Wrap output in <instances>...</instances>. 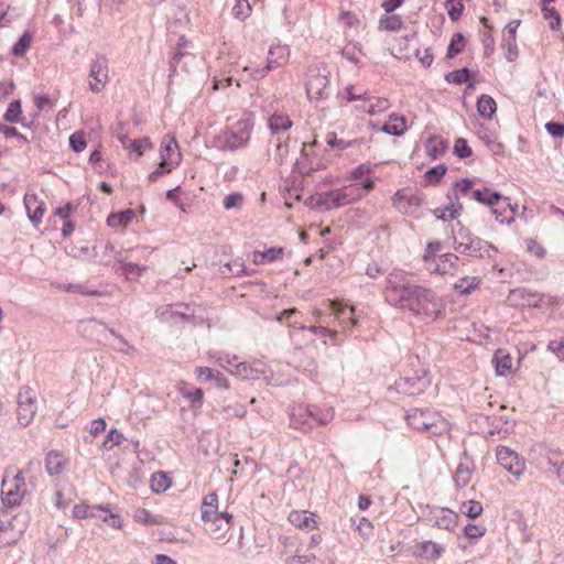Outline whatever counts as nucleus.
I'll list each match as a JSON object with an SVG mask.
<instances>
[{"instance_id": "nucleus-1", "label": "nucleus", "mask_w": 564, "mask_h": 564, "mask_svg": "<svg viewBox=\"0 0 564 564\" xmlns=\"http://www.w3.org/2000/svg\"><path fill=\"white\" fill-rule=\"evenodd\" d=\"M384 295L389 304L408 310L415 315L436 318L441 313V302L435 292L410 283L401 271L391 272L388 275Z\"/></svg>"}, {"instance_id": "nucleus-2", "label": "nucleus", "mask_w": 564, "mask_h": 564, "mask_svg": "<svg viewBox=\"0 0 564 564\" xmlns=\"http://www.w3.org/2000/svg\"><path fill=\"white\" fill-rule=\"evenodd\" d=\"M253 130V120L250 117H243L226 127L213 140L214 147L220 151H237L246 148L250 141Z\"/></svg>"}, {"instance_id": "nucleus-3", "label": "nucleus", "mask_w": 564, "mask_h": 564, "mask_svg": "<svg viewBox=\"0 0 564 564\" xmlns=\"http://www.w3.org/2000/svg\"><path fill=\"white\" fill-rule=\"evenodd\" d=\"M412 367L414 365L412 364ZM432 383L430 370L420 367L410 369L403 377L395 381V389L399 393L415 397L423 393Z\"/></svg>"}, {"instance_id": "nucleus-4", "label": "nucleus", "mask_w": 564, "mask_h": 564, "mask_svg": "<svg viewBox=\"0 0 564 564\" xmlns=\"http://www.w3.org/2000/svg\"><path fill=\"white\" fill-rule=\"evenodd\" d=\"M362 197V192L357 184H350L338 189L328 191L318 195L317 206L329 210L348 205Z\"/></svg>"}, {"instance_id": "nucleus-5", "label": "nucleus", "mask_w": 564, "mask_h": 564, "mask_svg": "<svg viewBox=\"0 0 564 564\" xmlns=\"http://www.w3.org/2000/svg\"><path fill=\"white\" fill-rule=\"evenodd\" d=\"M25 494L26 486L22 471L12 474L11 477L6 473L1 486L2 503L7 507L20 506Z\"/></svg>"}, {"instance_id": "nucleus-6", "label": "nucleus", "mask_w": 564, "mask_h": 564, "mask_svg": "<svg viewBox=\"0 0 564 564\" xmlns=\"http://www.w3.org/2000/svg\"><path fill=\"white\" fill-rule=\"evenodd\" d=\"M199 310L200 306L194 303H176L173 306L158 308L156 314L164 321L177 317L182 322L191 323L196 326L202 325L205 321L204 316L196 314Z\"/></svg>"}, {"instance_id": "nucleus-7", "label": "nucleus", "mask_w": 564, "mask_h": 564, "mask_svg": "<svg viewBox=\"0 0 564 564\" xmlns=\"http://www.w3.org/2000/svg\"><path fill=\"white\" fill-rule=\"evenodd\" d=\"M0 518V547H7L15 543L26 530L25 516L15 514L8 518L7 513Z\"/></svg>"}, {"instance_id": "nucleus-8", "label": "nucleus", "mask_w": 564, "mask_h": 564, "mask_svg": "<svg viewBox=\"0 0 564 564\" xmlns=\"http://www.w3.org/2000/svg\"><path fill=\"white\" fill-rule=\"evenodd\" d=\"M329 73L324 68L308 67L306 73V94L310 100H323L329 96Z\"/></svg>"}, {"instance_id": "nucleus-9", "label": "nucleus", "mask_w": 564, "mask_h": 564, "mask_svg": "<svg viewBox=\"0 0 564 564\" xmlns=\"http://www.w3.org/2000/svg\"><path fill=\"white\" fill-rule=\"evenodd\" d=\"M454 249L456 252L464 256L479 259H491L498 252V249L492 243L479 237L469 242L456 241L454 243Z\"/></svg>"}, {"instance_id": "nucleus-10", "label": "nucleus", "mask_w": 564, "mask_h": 564, "mask_svg": "<svg viewBox=\"0 0 564 564\" xmlns=\"http://www.w3.org/2000/svg\"><path fill=\"white\" fill-rule=\"evenodd\" d=\"M405 419L412 429L419 432H431L432 434L437 433L436 425L441 421L438 413L423 409L412 410Z\"/></svg>"}, {"instance_id": "nucleus-11", "label": "nucleus", "mask_w": 564, "mask_h": 564, "mask_svg": "<svg viewBox=\"0 0 564 564\" xmlns=\"http://www.w3.org/2000/svg\"><path fill=\"white\" fill-rule=\"evenodd\" d=\"M36 397L29 387H23L18 394V421L22 426H28L36 413Z\"/></svg>"}, {"instance_id": "nucleus-12", "label": "nucleus", "mask_w": 564, "mask_h": 564, "mask_svg": "<svg viewBox=\"0 0 564 564\" xmlns=\"http://www.w3.org/2000/svg\"><path fill=\"white\" fill-rule=\"evenodd\" d=\"M426 522L433 528L453 532L458 524V514L448 508H432L426 516Z\"/></svg>"}, {"instance_id": "nucleus-13", "label": "nucleus", "mask_w": 564, "mask_h": 564, "mask_svg": "<svg viewBox=\"0 0 564 564\" xmlns=\"http://www.w3.org/2000/svg\"><path fill=\"white\" fill-rule=\"evenodd\" d=\"M497 462L501 467L519 478L524 471V462L520 459L519 455L505 446H498L496 451Z\"/></svg>"}, {"instance_id": "nucleus-14", "label": "nucleus", "mask_w": 564, "mask_h": 564, "mask_svg": "<svg viewBox=\"0 0 564 564\" xmlns=\"http://www.w3.org/2000/svg\"><path fill=\"white\" fill-rule=\"evenodd\" d=\"M113 134L118 138L123 149L128 151L129 155H134L135 159H139L145 150L152 148V142L148 137L130 139L126 133L118 129L113 130Z\"/></svg>"}, {"instance_id": "nucleus-15", "label": "nucleus", "mask_w": 564, "mask_h": 564, "mask_svg": "<svg viewBox=\"0 0 564 564\" xmlns=\"http://www.w3.org/2000/svg\"><path fill=\"white\" fill-rule=\"evenodd\" d=\"M160 165H167L174 169L180 164L181 153L178 144L174 138L164 137L160 150Z\"/></svg>"}, {"instance_id": "nucleus-16", "label": "nucleus", "mask_w": 564, "mask_h": 564, "mask_svg": "<svg viewBox=\"0 0 564 564\" xmlns=\"http://www.w3.org/2000/svg\"><path fill=\"white\" fill-rule=\"evenodd\" d=\"M23 202L30 221L35 227L39 226L45 213V203L33 193H25Z\"/></svg>"}, {"instance_id": "nucleus-17", "label": "nucleus", "mask_w": 564, "mask_h": 564, "mask_svg": "<svg viewBox=\"0 0 564 564\" xmlns=\"http://www.w3.org/2000/svg\"><path fill=\"white\" fill-rule=\"evenodd\" d=\"M67 465L68 460L59 451L52 449L45 456V469L50 476L61 475L66 469Z\"/></svg>"}, {"instance_id": "nucleus-18", "label": "nucleus", "mask_w": 564, "mask_h": 564, "mask_svg": "<svg viewBox=\"0 0 564 564\" xmlns=\"http://www.w3.org/2000/svg\"><path fill=\"white\" fill-rule=\"evenodd\" d=\"M78 328L84 337L96 341H100L106 330L104 323L98 322L95 318L82 321Z\"/></svg>"}, {"instance_id": "nucleus-19", "label": "nucleus", "mask_w": 564, "mask_h": 564, "mask_svg": "<svg viewBox=\"0 0 564 564\" xmlns=\"http://www.w3.org/2000/svg\"><path fill=\"white\" fill-rule=\"evenodd\" d=\"M200 510L202 519L205 522H212L213 525L217 523L218 496L216 492H210L206 497H204Z\"/></svg>"}, {"instance_id": "nucleus-20", "label": "nucleus", "mask_w": 564, "mask_h": 564, "mask_svg": "<svg viewBox=\"0 0 564 564\" xmlns=\"http://www.w3.org/2000/svg\"><path fill=\"white\" fill-rule=\"evenodd\" d=\"M471 198L489 207L497 206L501 199L509 200V197H505L499 192L492 191L489 187L471 191Z\"/></svg>"}, {"instance_id": "nucleus-21", "label": "nucleus", "mask_w": 564, "mask_h": 564, "mask_svg": "<svg viewBox=\"0 0 564 564\" xmlns=\"http://www.w3.org/2000/svg\"><path fill=\"white\" fill-rule=\"evenodd\" d=\"M492 365L498 376H507L511 372L512 358L506 349L499 348L492 356Z\"/></svg>"}, {"instance_id": "nucleus-22", "label": "nucleus", "mask_w": 564, "mask_h": 564, "mask_svg": "<svg viewBox=\"0 0 564 564\" xmlns=\"http://www.w3.org/2000/svg\"><path fill=\"white\" fill-rule=\"evenodd\" d=\"M449 204L442 209V214L438 216L440 220L449 221L457 219L463 210V205L459 202V197L451 192L447 193Z\"/></svg>"}, {"instance_id": "nucleus-23", "label": "nucleus", "mask_w": 564, "mask_h": 564, "mask_svg": "<svg viewBox=\"0 0 564 564\" xmlns=\"http://www.w3.org/2000/svg\"><path fill=\"white\" fill-rule=\"evenodd\" d=\"M425 148L429 156L433 160H437L445 154L448 142L437 135H433L427 139Z\"/></svg>"}, {"instance_id": "nucleus-24", "label": "nucleus", "mask_w": 564, "mask_h": 564, "mask_svg": "<svg viewBox=\"0 0 564 564\" xmlns=\"http://www.w3.org/2000/svg\"><path fill=\"white\" fill-rule=\"evenodd\" d=\"M405 119L404 117H399L395 113L390 115L389 121L386 122L381 131L389 135H402L405 131Z\"/></svg>"}, {"instance_id": "nucleus-25", "label": "nucleus", "mask_w": 564, "mask_h": 564, "mask_svg": "<svg viewBox=\"0 0 564 564\" xmlns=\"http://www.w3.org/2000/svg\"><path fill=\"white\" fill-rule=\"evenodd\" d=\"M292 127V120L289 118L286 113L283 112H274L269 118V128L273 134H278L280 132H284Z\"/></svg>"}, {"instance_id": "nucleus-26", "label": "nucleus", "mask_w": 564, "mask_h": 564, "mask_svg": "<svg viewBox=\"0 0 564 564\" xmlns=\"http://www.w3.org/2000/svg\"><path fill=\"white\" fill-rule=\"evenodd\" d=\"M477 111L480 117L491 119L497 111L495 99L489 95L482 94L477 100Z\"/></svg>"}, {"instance_id": "nucleus-27", "label": "nucleus", "mask_w": 564, "mask_h": 564, "mask_svg": "<svg viewBox=\"0 0 564 564\" xmlns=\"http://www.w3.org/2000/svg\"><path fill=\"white\" fill-rule=\"evenodd\" d=\"M459 258L454 253H444L438 257V261L435 268H431L432 272L438 274H445L456 269V264Z\"/></svg>"}, {"instance_id": "nucleus-28", "label": "nucleus", "mask_w": 564, "mask_h": 564, "mask_svg": "<svg viewBox=\"0 0 564 564\" xmlns=\"http://www.w3.org/2000/svg\"><path fill=\"white\" fill-rule=\"evenodd\" d=\"M313 513L307 511H292L289 516V520L295 527L301 529H313L316 524Z\"/></svg>"}, {"instance_id": "nucleus-29", "label": "nucleus", "mask_w": 564, "mask_h": 564, "mask_svg": "<svg viewBox=\"0 0 564 564\" xmlns=\"http://www.w3.org/2000/svg\"><path fill=\"white\" fill-rule=\"evenodd\" d=\"M283 256V248H269L264 251L256 250L253 251V262L256 264L262 263H271Z\"/></svg>"}, {"instance_id": "nucleus-30", "label": "nucleus", "mask_w": 564, "mask_h": 564, "mask_svg": "<svg viewBox=\"0 0 564 564\" xmlns=\"http://www.w3.org/2000/svg\"><path fill=\"white\" fill-rule=\"evenodd\" d=\"M445 80L448 83H454L456 85H462V84L467 83L468 87H470V88L474 87L471 72L467 67H463L460 69L447 73L445 75Z\"/></svg>"}, {"instance_id": "nucleus-31", "label": "nucleus", "mask_w": 564, "mask_h": 564, "mask_svg": "<svg viewBox=\"0 0 564 564\" xmlns=\"http://www.w3.org/2000/svg\"><path fill=\"white\" fill-rule=\"evenodd\" d=\"M135 216L133 209L128 208L108 215V227H126Z\"/></svg>"}, {"instance_id": "nucleus-32", "label": "nucleus", "mask_w": 564, "mask_h": 564, "mask_svg": "<svg viewBox=\"0 0 564 564\" xmlns=\"http://www.w3.org/2000/svg\"><path fill=\"white\" fill-rule=\"evenodd\" d=\"M172 485L171 478L164 471H156L151 477V489L155 494L166 491Z\"/></svg>"}, {"instance_id": "nucleus-33", "label": "nucleus", "mask_w": 564, "mask_h": 564, "mask_svg": "<svg viewBox=\"0 0 564 564\" xmlns=\"http://www.w3.org/2000/svg\"><path fill=\"white\" fill-rule=\"evenodd\" d=\"M501 48L508 62H514L519 56L517 37L510 35H502Z\"/></svg>"}, {"instance_id": "nucleus-34", "label": "nucleus", "mask_w": 564, "mask_h": 564, "mask_svg": "<svg viewBox=\"0 0 564 564\" xmlns=\"http://www.w3.org/2000/svg\"><path fill=\"white\" fill-rule=\"evenodd\" d=\"M315 144H316V141H314L312 144L304 143L302 147L301 159H299L296 161V166H297L300 173H302V174L308 175L314 170H316V167H314L313 163L308 159V152H307L308 148H311L312 145H315Z\"/></svg>"}, {"instance_id": "nucleus-35", "label": "nucleus", "mask_w": 564, "mask_h": 564, "mask_svg": "<svg viewBox=\"0 0 564 564\" xmlns=\"http://www.w3.org/2000/svg\"><path fill=\"white\" fill-rule=\"evenodd\" d=\"M480 283V278L478 276H464L459 279L455 284V291L459 292L463 295L470 294Z\"/></svg>"}, {"instance_id": "nucleus-36", "label": "nucleus", "mask_w": 564, "mask_h": 564, "mask_svg": "<svg viewBox=\"0 0 564 564\" xmlns=\"http://www.w3.org/2000/svg\"><path fill=\"white\" fill-rule=\"evenodd\" d=\"M334 310L340 319L344 328H352L357 325V319L354 317V308L348 306L334 305Z\"/></svg>"}, {"instance_id": "nucleus-37", "label": "nucleus", "mask_w": 564, "mask_h": 564, "mask_svg": "<svg viewBox=\"0 0 564 564\" xmlns=\"http://www.w3.org/2000/svg\"><path fill=\"white\" fill-rule=\"evenodd\" d=\"M326 143L332 147L336 148L338 150H345L351 147H355L357 144L364 143L362 139H354V140H344V139H337V135L335 132H329L326 135Z\"/></svg>"}, {"instance_id": "nucleus-38", "label": "nucleus", "mask_w": 564, "mask_h": 564, "mask_svg": "<svg viewBox=\"0 0 564 564\" xmlns=\"http://www.w3.org/2000/svg\"><path fill=\"white\" fill-rule=\"evenodd\" d=\"M100 72H101V65L99 64L98 61L94 62L90 66V73H89V77H90L89 88L94 93H99L105 87V80H102L98 76L100 74Z\"/></svg>"}, {"instance_id": "nucleus-39", "label": "nucleus", "mask_w": 564, "mask_h": 564, "mask_svg": "<svg viewBox=\"0 0 564 564\" xmlns=\"http://www.w3.org/2000/svg\"><path fill=\"white\" fill-rule=\"evenodd\" d=\"M306 411L308 415L316 420L321 425L328 424L334 417V411L330 409L321 410L315 405H310Z\"/></svg>"}, {"instance_id": "nucleus-40", "label": "nucleus", "mask_w": 564, "mask_h": 564, "mask_svg": "<svg viewBox=\"0 0 564 564\" xmlns=\"http://www.w3.org/2000/svg\"><path fill=\"white\" fill-rule=\"evenodd\" d=\"M3 119L7 122H11V123L23 122L20 100H13L12 102H10L9 107L7 108V110L3 115Z\"/></svg>"}, {"instance_id": "nucleus-41", "label": "nucleus", "mask_w": 564, "mask_h": 564, "mask_svg": "<svg viewBox=\"0 0 564 564\" xmlns=\"http://www.w3.org/2000/svg\"><path fill=\"white\" fill-rule=\"evenodd\" d=\"M466 39L462 33L457 32L453 34L447 47L446 57L454 58L456 55H458L463 51Z\"/></svg>"}, {"instance_id": "nucleus-42", "label": "nucleus", "mask_w": 564, "mask_h": 564, "mask_svg": "<svg viewBox=\"0 0 564 564\" xmlns=\"http://www.w3.org/2000/svg\"><path fill=\"white\" fill-rule=\"evenodd\" d=\"M403 22L400 15H382L379 20L380 29L388 31H398L401 29Z\"/></svg>"}, {"instance_id": "nucleus-43", "label": "nucleus", "mask_w": 564, "mask_h": 564, "mask_svg": "<svg viewBox=\"0 0 564 564\" xmlns=\"http://www.w3.org/2000/svg\"><path fill=\"white\" fill-rule=\"evenodd\" d=\"M118 262L119 265L116 270L121 275H124L127 279H133L140 275L141 268L138 264H134L132 262H123L122 260L119 259Z\"/></svg>"}, {"instance_id": "nucleus-44", "label": "nucleus", "mask_w": 564, "mask_h": 564, "mask_svg": "<svg viewBox=\"0 0 564 564\" xmlns=\"http://www.w3.org/2000/svg\"><path fill=\"white\" fill-rule=\"evenodd\" d=\"M279 63L276 61H274L273 58H268V62L265 64V66L263 67H246L245 70H250L251 72V77L256 80L258 79H261L263 78L270 70L276 68V65Z\"/></svg>"}, {"instance_id": "nucleus-45", "label": "nucleus", "mask_w": 564, "mask_h": 564, "mask_svg": "<svg viewBox=\"0 0 564 564\" xmlns=\"http://www.w3.org/2000/svg\"><path fill=\"white\" fill-rule=\"evenodd\" d=\"M104 431H106V420L102 417L94 420L89 426V435H85L84 441L86 443H93L95 437Z\"/></svg>"}, {"instance_id": "nucleus-46", "label": "nucleus", "mask_w": 564, "mask_h": 564, "mask_svg": "<svg viewBox=\"0 0 564 564\" xmlns=\"http://www.w3.org/2000/svg\"><path fill=\"white\" fill-rule=\"evenodd\" d=\"M421 550H422V553L427 558H431V560H435V558L440 557L442 555V553L444 552V549L440 544H437L433 541L423 542L421 545Z\"/></svg>"}, {"instance_id": "nucleus-47", "label": "nucleus", "mask_w": 564, "mask_h": 564, "mask_svg": "<svg viewBox=\"0 0 564 564\" xmlns=\"http://www.w3.org/2000/svg\"><path fill=\"white\" fill-rule=\"evenodd\" d=\"M460 510L470 519H476L482 513V506L479 501L469 500L462 505Z\"/></svg>"}, {"instance_id": "nucleus-48", "label": "nucleus", "mask_w": 564, "mask_h": 564, "mask_svg": "<svg viewBox=\"0 0 564 564\" xmlns=\"http://www.w3.org/2000/svg\"><path fill=\"white\" fill-rule=\"evenodd\" d=\"M32 36L25 32L23 33L18 42L12 47V54L15 56H22L25 54V52L29 50L31 45Z\"/></svg>"}, {"instance_id": "nucleus-49", "label": "nucleus", "mask_w": 564, "mask_h": 564, "mask_svg": "<svg viewBox=\"0 0 564 564\" xmlns=\"http://www.w3.org/2000/svg\"><path fill=\"white\" fill-rule=\"evenodd\" d=\"M446 171H447L446 164L441 163L436 166L429 169L425 172L424 176H425V180L430 183H438L441 181V178L445 175Z\"/></svg>"}, {"instance_id": "nucleus-50", "label": "nucleus", "mask_w": 564, "mask_h": 564, "mask_svg": "<svg viewBox=\"0 0 564 564\" xmlns=\"http://www.w3.org/2000/svg\"><path fill=\"white\" fill-rule=\"evenodd\" d=\"M231 519H232V514H230L228 512H218L217 523L214 524L215 528H212L210 531L212 532H220L219 536L223 535L229 529V523H230Z\"/></svg>"}, {"instance_id": "nucleus-51", "label": "nucleus", "mask_w": 564, "mask_h": 564, "mask_svg": "<svg viewBox=\"0 0 564 564\" xmlns=\"http://www.w3.org/2000/svg\"><path fill=\"white\" fill-rule=\"evenodd\" d=\"M243 2L236 3L232 8V14L239 20H246L252 12V7L249 0H242Z\"/></svg>"}, {"instance_id": "nucleus-52", "label": "nucleus", "mask_w": 564, "mask_h": 564, "mask_svg": "<svg viewBox=\"0 0 564 564\" xmlns=\"http://www.w3.org/2000/svg\"><path fill=\"white\" fill-rule=\"evenodd\" d=\"M288 56H289V48L286 46L276 45V46L270 47L269 58H273L274 61H276L279 63L276 65V67L282 65V63H284L288 59Z\"/></svg>"}, {"instance_id": "nucleus-53", "label": "nucleus", "mask_w": 564, "mask_h": 564, "mask_svg": "<svg viewBox=\"0 0 564 564\" xmlns=\"http://www.w3.org/2000/svg\"><path fill=\"white\" fill-rule=\"evenodd\" d=\"M470 477V470L467 467H464L463 464H460L454 474V481L458 487H465L469 484Z\"/></svg>"}, {"instance_id": "nucleus-54", "label": "nucleus", "mask_w": 564, "mask_h": 564, "mask_svg": "<svg viewBox=\"0 0 564 564\" xmlns=\"http://www.w3.org/2000/svg\"><path fill=\"white\" fill-rule=\"evenodd\" d=\"M456 225L458 226V229L453 230L454 243L456 241L469 242L477 238V236H474L471 231L459 221Z\"/></svg>"}, {"instance_id": "nucleus-55", "label": "nucleus", "mask_w": 564, "mask_h": 564, "mask_svg": "<svg viewBox=\"0 0 564 564\" xmlns=\"http://www.w3.org/2000/svg\"><path fill=\"white\" fill-rule=\"evenodd\" d=\"M471 153V148L468 145L464 138L456 139L454 144V154H456L459 159H466L470 156Z\"/></svg>"}, {"instance_id": "nucleus-56", "label": "nucleus", "mask_w": 564, "mask_h": 564, "mask_svg": "<svg viewBox=\"0 0 564 564\" xmlns=\"http://www.w3.org/2000/svg\"><path fill=\"white\" fill-rule=\"evenodd\" d=\"M445 7L448 15L453 21H457L464 11V4L460 1L455 2L454 0H446Z\"/></svg>"}, {"instance_id": "nucleus-57", "label": "nucleus", "mask_w": 564, "mask_h": 564, "mask_svg": "<svg viewBox=\"0 0 564 564\" xmlns=\"http://www.w3.org/2000/svg\"><path fill=\"white\" fill-rule=\"evenodd\" d=\"M473 184H474L473 181L469 178L459 180L454 183V189L451 193H452V195L456 194L457 196H458V194H460V195H468L469 193L471 194V191H474Z\"/></svg>"}, {"instance_id": "nucleus-58", "label": "nucleus", "mask_w": 564, "mask_h": 564, "mask_svg": "<svg viewBox=\"0 0 564 564\" xmlns=\"http://www.w3.org/2000/svg\"><path fill=\"white\" fill-rule=\"evenodd\" d=\"M108 333L113 337L111 343L108 341V346H111L113 349L122 352H128V350L131 349V346L121 336L116 334L113 329L108 328Z\"/></svg>"}, {"instance_id": "nucleus-59", "label": "nucleus", "mask_w": 564, "mask_h": 564, "mask_svg": "<svg viewBox=\"0 0 564 564\" xmlns=\"http://www.w3.org/2000/svg\"><path fill=\"white\" fill-rule=\"evenodd\" d=\"M225 268L227 269V272L230 273L231 275L239 276L242 273L249 275V272H247L246 267L240 259H235L226 263Z\"/></svg>"}, {"instance_id": "nucleus-60", "label": "nucleus", "mask_w": 564, "mask_h": 564, "mask_svg": "<svg viewBox=\"0 0 564 564\" xmlns=\"http://www.w3.org/2000/svg\"><path fill=\"white\" fill-rule=\"evenodd\" d=\"M242 202H243L242 194H240L238 192H234V193H230L229 195H227L225 197V199H224V207L226 209H231V208L240 207L242 205Z\"/></svg>"}, {"instance_id": "nucleus-61", "label": "nucleus", "mask_w": 564, "mask_h": 564, "mask_svg": "<svg viewBox=\"0 0 564 564\" xmlns=\"http://www.w3.org/2000/svg\"><path fill=\"white\" fill-rule=\"evenodd\" d=\"M545 130L553 138H563L564 137V123L558 121H549L545 123Z\"/></svg>"}, {"instance_id": "nucleus-62", "label": "nucleus", "mask_w": 564, "mask_h": 564, "mask_svg": "<svg viewBox=\"0 0 564 564\" xmlns=\"http://www.w3.org/2000/svg\"><path fill=\"white\" fill-rule=\"evenodd\" d=\"M360 50L357 47L356 44H349V45H346L343 50H341V54L344 57H346L348 61L357 64L359 63V54H360Z\"/></svg>"}, {"instance_id": "nucleus-63", "label": "nucleus", "mask_w": 564, "mask_h": 564, "mask_svg": "<svg viewBox=\"0 0 564 564\" xmlns=\"http://www.w3.org/2000/svg\"><path fill=\"white\" fill-rule=\"evenodd\" d=\"M69 145L75 152H82L86 148V140L79 132H75L69 137Z\"/></svg>"}, {"instance_id": "nucleus-64", "label": "nucleus", "mask_w": 564, "mask_h": 564, "mask_svg": "<svg viewBox=\"0 0 564 564\" xmlns=\"http://www.w3.org/2000/svg\"><path fill=\"white\" fill-rule=\"evenodd\" d=\"M547 464L553 468L556 478L564 486V460L557 462L554 460L552 457H549Z\"/></svg>"}]
</instances>
